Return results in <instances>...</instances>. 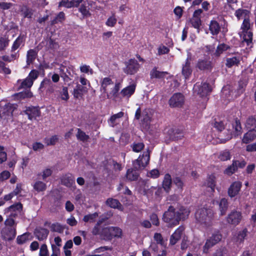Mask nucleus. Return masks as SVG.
<instances>
[{"mask_svg":"<svg viewBox=\"0 0 256 256\" xmlns=\"http://www.w3.org/2000/svg\"><path fill=\"white\" fill-rule=\"evenodd\" d=\"M46 184L40 181L36 182L34 186V188L38 192L44 191L46 189Z\"/></svg>","mask_w":256,"mask_h":256,"instance_id":"53","label":"nucleus"},{"mask_svg":"<svg viewBox=\"0 0 256 256\" xmlns=\"http://www.w3.org/2000/svg\"><path fill=\"white\" fill-rule=\"evenodd\" d=\"M150 159V151L148 149L140 155L138 159L133 162V168L136 170L144 169L149 163Z\"/></svg>","mask_w":256,"mask_h":256,"instance_id":"5","label":"nucleus"},{"mask_svg":"<svg viewBox=\"0 0 256 256\" xmlns=\"http://www.w3.org/2000/svg\"><path fill=\"white\" fill-rule=\"evenodd\" d=\"M168 102L171 107H180L184 103V96L180 93H176L170 98Z\"/></svg>","mask_w":256,"mask_h":256,"instance_id":"9","label":"nucleus"},{"mask_svg":"<svg viewBox=\"0 0 256 256\" xmlns=\"http://www.w3.org/2000/svg\"><path fill=\"white\" fill-rule=\"evenodd\" d=\"M82 1V0H72L71 1L62 0L59 2L58 7L64 6L66 8H71L74 6L77 7Z\"/></svg>","mask_w":256,"mask_h":256,"instance_id":"21","label":"nucleus"},{"mask_svg":"<svg viewBox=\"0 0 256 256\" xmlns=\"http://www.w3.org/2000/svg\"><path fill=\"white\" fill-rule=\"evenodd\" d=\"M256 138V130H251L246 133L242 138V141L244 144H248Z\"/></svg>","mask_w":256,"mask_h":256,"instance_id":"24","label":"nucleus"},{"mask_svg":"<svg viewBox=\"0 0 256 256\" xmlns=\"http://www.w3.org/2000/svg\"><path fill=\"white\" fill-rule=\"evenodd\" d=\"M10 40L6 36L0 37V51L4 50L8 46Z\"/></svg>","mask_w":256,"mask_h":256,"instance_id":"47","label":"nucleus"},{"mask_svg":"<svg viewBox=\"0 0 256 256\" xmlns=\"http://www.w3.org/2000/svg\"><path fill=\"white\" fill-rule=\"evenodd\" d=\"M117 22L114 14H112V16L108 18L106 24L108 26L113 27L115 26Z\"/></svg>","mask_w":256,"mask_h":256,"instance_id":"56","label":"nucleus"},{"mask_svg":"<svg viewBox=\"0 0 256 256\" xmlns=\"http://www.w3.org/2000/svg\"><path fill=\"white\" fill-rule=\"evenodd\" d=\"M65 19V14L63 12H60L56 16V18L50 22V25L53 26L58 23H62Z\"/></svg>","mask_w":256,"mask_h":256,"instance_id":"37","label":"nucleus"},{"mask_svg":"<svg viewBox=\"0 0 256 256\" xmlns=\"http://www.w3.org/2000/svg\"><path fill=\"white\" fill-rule=\"evenodd\" d=\"M98 214L96 212L94 214H88L84 216L83 220L84 222H95L96 219L98 217Z\"/></svg>","mask_w":256,"mask_h":256,"instance_id":"46","label":"nucleus"},{"mask_svg":"<svg viewBox=\"0 0 256 256\" xmlns=\"http://www.w3.org/2000/svg\"><path fill=\"white\" fill-rule=\"evenodd\" d=\"M58 140L56 136H54L50 138H46L44 139V142L48 145H54Z\"/></svg>","mask_w":256,"mask_h":256,"instance_id":"58","label":"nucleus"},{"mask_svg":"<svg viewBox=\"0 0 256 256\" xmlns=\"http://www.w3.org/2000/svg\"><path fill=\"white\" fill-rule=\"evenodd\" d=\"M152 122V116L149 112V110H145L143 111L142 114V119L141 120V125L144 128L148 129Z\"/></svg>","mask_w":256,"mask_h":256,"instance_id":"14","label":"nucleus"},{"mask_svg":"<svg viewBox=\"0 0 256 256\" xmlns=\"http://www.w3.org/2000/svg\"><path fill=\"white\" fill-rule=\"evenodd\" d=\"M168 133L170 138L174 140L181 139L184 136L182 130L177 128L170 129Z\"/></svg>","mask_w":256,"mask_h":256,"instance_id":"25","label":"nucleus"},{"mask_svg":"<svg viewBox=\"0 0 256 256\" xmlns=\"http://www.w3.org/2000/svg\"><path fill=\"white\" fill-rule=\"evenodd\" d=\"M106 205L108 206L110 208H118V210L122 211L124 210V208L122 204L120 202L112 198H108L106 202Z\"/></svg>","mask_w":256,"mask_h":256,"instance_id":"26","label":"nucleus"},{"mask_svg":"<svg viewBox=\"0 0 256 256\" xmlns=\"http://www.w3.org/2000/svg\"><path fill=\"white\" fill-rule=\"evenodd\" d=\"M229 48L230 46L228 45L224 44H221L218 46L215 54L216 56H219L224 52L227 50Z\"/></svg>","mask_w":256,"mask_h":256,"instance_id":"48","label":"nucleus"},{"mask_svg":"<svg viewBox=\"0 0 256 256\" xmlns=\"http://www.w3.org/2000/svg\"><path fill=\"white\" fill-rule=\"evenodd\" d=\"M101 234L103 235L106 238L111 240V232H110V227L104 228L101 232Z\"/></svg>","mask_w":256,"mask_h":256,"instance_id":"62","label":"nucleus"},{"mask_svg":"<svg viewBox=\"0 0 256 256\" xmlns=\"http://www.w3.org/2000/svg\"><path fill=\"white\" fill-rule=\"evenodd\" d=\"M196 218L200 224L206 226H210L212 224L213 210L205 208L200 209L196 213Z\"/></svg>","mask_w":256,"mask_h":256,"instance_id":"4","label":"nucleus"},{"mask_svg":"<svg viewBox=\"0 0 256 256\" xmlns=\"http://www.w3.org/2000/svg\"><path fill=\"white\" fill-rule=\"evenodd\" d=\"M245 126L247 128L254 129L256 128V118L252 116L248 117L245 122Z\"/></svg>","mask_w":256,"mask_h":256,"instance_id":"40","label":"nucleus"},{"mask_svg":"<svg viewBox=\"0 0 256 256\" xmlns=\"http://www.w3.org/2000/svg\"><path fill=\"white\" fill-rule=\"evenodd\" d=\"M190 211L184 207H181L176 211L172 206H170L168 210L163 215V220L168 224L169 227H174L179 224L180 220H184L187 218Z\"/></svg>","mask_w":256,"mask_h":256,"instance_id":"2","label":"nucleus"},{"mask_svg":"<svg viewBox=\"0 0 256 256\" xmlns=\"http://www.w3.org/2000/svg\"><path fill=\"white\" fill-rule=\"evenodd\" d=\"M33 83L34 82H32V80L27 77L26 78L21 82L19 89L30 88L32 86Z\"/></svg>","mask_w":256,"mask_h":256,"instance_id":"49","label":"nucleus"},{"mask_svg":"<svg viewBox=\"0 0 256 256\" xmlns=\"http://www.w3.org/2000/svg\"><path fill=\"white\" fill-rule=\"evenodd\" d=\"M136 170L134 168L133 169H128L126 174V178L130 181L136 180L138 177V174Z\"/></svg>","mask_w":256,"mask_h":256,"instance_id":"35","label":"nucleus"},{"mask_svg":"<svg viewBox=\"0 0 256 256\" xmlns=\"http://www.w3.org/2000/svg\"><path fill=\"white\" fill-rule=\"evenodd\" d=\"M16 229L4 226L1 231V234L2 238L6 240H11L14 238L16 236Z\"/></svg>","mask_w":256,"mask_h":256,"instance_id":"11","label":"nucleus"},{"mask_svg":"<svg viewBox=\"0 0 256 256\" xmlns=\"http://www.w3.org/2000/svg\"><path fill=\"white\" fill-rule=\"evenodd\" d=\"M30 234L28 233H24L21 236H18L16 238L18 244H22L26 242L29 239Z\"/></svg>","mask_w":256,"mask_h":256,"instance_id":"51","label":"nucleus"},{"mask_svg":"<svg viewBox=\"0 0 256 256\" xmlns=\"http://www.w3.org/2000/svg\"><path fill=\"white\" fill-rule=\"evenodd\" d=\"M78 132L76 134L77 139L83 142H86L90 138V136L82 130L80 128H77Z\"/></svg>","mask_w":256,"mask_h":256,"instance_id":"41","label":"nucleus"},{"mask_svg":"<svg viewBox=\"0 0 256 256\" xmlns=\"http://www.w3.org/2000/svg\"><path fill=\"white\" fill-rule=\"evenodd\" d=\"M60 98L62 100H68L69 98L68 90L67 87H63L60 92Z\"/></svg>","mask_w":256,"mask_h":256,"instance_id":"60","label":"nucleus"},{"mask_svg":"<svg viewBox=\"0 0 256 256\" xmlns=\"http://www.w3.org/2000/svg\"><path fill=\"white\" fill-rule=\"evenodd\" d=\"M48 232H49L47 229L41 228L36 230L35 234L38 240H42L47 238Z\"/></svg>","mask_w":256,"mask_h":256,"instance_id":"32","label":"nucleus"},{"mask_svg":"<svg viewBox=\"0 0 256 256\" xmlns=\"http://www.w3.org/2000/svg\"><path fill=\"white\" fill-rule=\"evenodd\" d=\"M16 96L20 99H24L25 98H32L33 95L30 90H26L17 94Z\"/></svg>","mask_w":256,"mask_h":256,"instance_id":"50","label":"nucleus"},{"mask_svg":"<svg viewBox=\"0 0 256 256\" xmlns=\"http://www.w3.org/2000/svg\"><path fill=\"white\" fill-rule=\"evenodd\" d=\"M184 230L183 226L178 227L170 236V243L171 245H174L181 238Z\"/></svg>","mask_w":256,"mask_h":256,"instance_id":"16","label":"nucleus"},{"mask_svg":"<svg viewBox=\"0 0 256 256\" xmlns=\"http://www.w3.org/2000/svg\"><path fill=\"white\" fill-rule=\"evenodd\" d=\"M216 244L214 243L213 241L211 240L210 238L207 240L204 246L203 251L204 253H208L209 248Z\"/></svg>","mask_w":256,"mask_h":256,"instance_id":"57","label":"nucleus"},{"mask_svg":"<svg viewBox=\"0 0 256 256\" xmlns=\"http://www.w3.org/2000/svg\"><path fill=\"white\" fill-rule=\"evenodd\" d=\"M231 152L228 150H224L220 152L218 158L222 161H226L231 158Z\"/></svg>","mask_w":256,"mask_h":256,"instance_id":"36","label":"nucleus"},{"mask_svg":"<svg viewBox=\"0 0 256 256\" xmlns=\"http://www.w3.org/2000/svg\"><path fill=\"white\" fill-rule=\"evenodd\" d=\"M202 12V9L196 10L193 14L192 18L190 20V22L192 26L198 30L200 28L202 24L200 16Z\"/></svg>","mask_w":256,"mask_h":256,"instance_id":"12","label":"nucleus"},{"mask_svg":"<svg viewBox=\"0 0 256 256\" xmlns=\"http://www.w3.org/2000/svg\"><path fill=\"white\" fill-rule=\"evenodd\" d=\"M228 208V203L226 199L222 198L219 204V208L220 212V215H224Z\"/></svg>","mask_w":256,"mask_h":256,"instance_id":"39","label":"nucleus"},{"mask_svg":"<svg viewBox=\"0 0 256 256\" xmlns=\"http://www.w3.org/2000/svg\"><path fill=\"white\" fill-rule=\"evenodd\" d=\"M4 225L6 227L13 228L16 229V223L14 218H8L4 221Z\"/></svg>","mask_w":256,"mask_h":256,"instance_id":"54","label":"nucleus"},{"mask_svg":"<svg viewBox=\"0 0 256 256\" xmlns=\"http://www.w3.org/2000/svg\"><path fill=\"white\" fill-rule=\"evenodd\" d=\"M248 230L246 228L243 229L238 234V235L234 237V240L236 244L238 246L242 244L244 240V238L247 235Z\"/></svg>","mask_w":256,"mask_h":256,"instance_id":"27","label":"nucleus"},{"mask_svg":"<svg viewBox=\"0 0 256 256\" xmlns=\"http://www.w3.org/2000/svg\"><path fill=\"white\" fill-rule=\"evenodd\" d=\"M79 11L84 16H88L90 15L88 8L86 6L82 4L79 8Z\"/></svg>","mask_w":256,"mask_h":256,"instance_id":"64","label":"nucleus"},{"mask_svg":"<svg viewBox=\"0 0 256 256\" xmlns=\"http://www.w3.org/2000/svg\"><path fill=\"white\" fill-rule=\"evenodd\" d=\"M220 26L217 21L212 20L209 24V30L212 35H217L220 31Z\"/></svg>","mask_w":256,"mask_h":256,"instance_id":"29","label":"nucleus"},{"mask_svg":"<svg viewBox=\"0 0 256 256\" xmlns=\"http://www.w3.org/2000/svg\"><path fill=\"white\" fill-rule=\"evenodd\" d=\"M207 186L210 188L212 192L214 190V188L215 186L214 178L213 176H210L207 181Z\"/></svg>","mask_w":256,"mask_h":256,"instance_id":"59","label":"nucleus"},{"mask_svg":"<svg viewBox=\"0 0 256 256\" xmlns=\"http://www.w3.org/2000/svg\"><path fill=\"white\" fill-rule=\"evenodd\" d=\"M120 82H118L116 84L114 85L113 84V86H112L110 88L111 91L109 93H108V92H106V96L108 98H111L112 96H116L120 88Z\"/></svg>","mask_w":256,"mask_h":256,"instance_id":"34","label":"nucleus"},{"mask_svg":"<svg viewBox=\"0 0 256 256\" xmlns=\"http://www.w3.org/2000/svg\"><path fill=\"white\" fill-rule=\"evenodd\" d=\"M114 83L109 78H105L101 82L100 90L104 93H106L108 90L113 86Z\"/></svg>","mask_w":256,"mask_h":256,"instance_id":"22","label":"nucleus"},{"mask_svg":"<svg viewBox=\"0 0 256 256\" xmlns=\"http://www.w3.org/2000/svg\"><path fill=\"white\" fill-rule=\"evenodd\" d=\"M24 41V36L20 35L14 42L12 46V51H14L17 50L20 44Z\"/></svg>","mask_w":256,"mask_h":256,"instance_id":"45","label":"nucleus"},{"mask_svg":"<svg viewBox=\"0 0 256 256\" xmlns=\"http://www.w3.org/2000/svg\"><path fill=\"white\" fill-rule=\"evenodd\" d=\"M124 116V112H122L112 116L108 120L110 126L112 127L116 126L119 123L120 119L123 117Z\"/></svg>","mask_w":256,"mask_h":256,"instance_id":"23","label":"nucleus"},{"mask_svg":"<svg viewBox=\"0 0 256 256\" xmlns=\"http://www.w3.org/2000/svg\"><path fill=\"white\" fill-rule=\"evenodd\" d=\"M62 184L67 187H71L75 184L74 176L70 174L63 176L61 178Z\"/></svg>","mask_w":256,"mask_h":256,"instance_id":"19","label":"nucleus"},{"mask_svg":"<svg viewBox=\"0 0 256 256\" xmlns=\"http://www.w3.org/2000/svg\"><path fill=\"white\" fill-rule=\"evenodd\" d=\"M236 170L237 167L235 166L234 162H232V164L225 170L224 173L230 176L235 172Z\"/></svg>","mask_w":256,"mask_h":256,"instance_id":"55","label":"nucleus"},{"mask_svg":"<svg viewBox=\"0 0 256 256\" xmlns=\"http://www.w3.org/2000/svg\"><path fill=\"white\" fill-rule=\"evenodd\" d=\"M190 60L191 56L190 54H188L184 64H182V72L186 79L188 78L192 72V69L190 66Z\"/></svg>","mask_w":256,"mask_h":256,"instance_id":"13","label":"nucleus"},{"mask_svg":"<svg viewBox=\"0 0 256 256\" xmlns=\"http://www.w3.org/2000/svg\"><path fill=\"white\" fill-rule=\"evenodd\" d=\"M126 67L124 68V72L128 74H136L139 69L140 66L135 59H130L126 64Z\"/></svg>","mask_w":256,"mask_h":256,"instance_id":"7","label":"nucleus"},{"mask_svg":"<svg viewBox=\"0 0 256 256\" xmlns=\"http://www.w3.org/2000/svg\"><path fill=\"white\" fill-rule=\"evenodd\" d=\"M80 71L82 73H90V74H93V70L92 68H90L89 66L86 64L82 65L80 68Z\"/></svg>","mask_w":256,"mask_h":256,"instance_id":"61","label":"nucleus"},{"mask_svg":"<svg viewBox=\"0 0 256 256\" xmlns=\"http://www.w3.org/2000/svg\"><path fill=\"white\" fill-rule=\"evenodd\" d=\"M87 92L86 87L78 84L73 90V96L75 98L80 99L82 98L84 94Z\"/></svg>","mask_w":256,"mask_h":256,"instance_id":"18","label":"nucleus"},{"mask_svg":"<svg viewBox=\"0 0 256 256\" xmlns=\"http://www.w3.org/2000/svg\"><path fill=\"white\" fill-rule=\"evenodd\" d=\"M24 112L28 116V118L30 120L33 118H36V117L40 116V110L34 106H30L27 108L25 110Z\"/></svg>","mask_w":256,"mask_h":256,"instance_id":"17","label":"nucleus"},{"mask_svg":"<svg viewBox=\"0 0 256 256\" xmlns=\"http://www.w3.org/2000/svg\"><path fill=\"white\" fill-rule=\"evenodd\" d=\"M136 84L135 83H132L130 85L123 88L120 94L122 96L129 98L132 94H134L136 90Z\"/></svg>","mask_w":256,"mask_h":256,"instance_id":"20","label":"nucleus"},{"mask_svg":"<svg viewBox=\"0 0 256 256\" xmlns=\"http://www.w3.org/2000/svg\"><path fill=\"white\" fill-rule=\"evenodd\" d=\"M240 60V56H234L226 59V65L228 68H231L233 66H238Z\"/></svg>","mask_w":256,"mask_h":256,"instance_id":"33","label":"nucleus"},{"mask_svg":"<svg viewBox=\"0 0 256 256\" xmlns=\"http://www.w3.org/2000/svg\"><path fill=\"white\" fill-rule=\"evenodd\" d=\"M194 90L202 97L207 96L212 91L210 86L206 82L200 85L196 84L194 85Z\"/></svg>","mask_w":256,"mask_h":256,"instance_id":"8","label":"nucleus"},{"mask_svg":"<svg viewBox=\"0 0 256 256\" xmlns=\"http://www.w3.org/2000/svg\"><path fill=\"white\" fill-rule=\"evenodd\" d=\"M39 75V72L36 70H32L29 74L28 78H29L34 82V81L36 80Z\"/></svg>","mask_w":256,"mask_h":256,"instance_id":"63","label":"nucleus"},{"mask_svg":"<svg viewBox=\"0 0 256 256\" xmlns=\"http://www.w3.org/2000/svg\"><path fill=\"white\" fill-rule=\"evenodd\" d=\"M36 55L37 54L36 52L34 50H30L28 52L26 56V62L28 65L32 63L34 60H35Z\"/></svg>","mask_w":256,"mask_h":256,"instance_id":"42","label":"nucleus"},{"mask_svg":"<svg viewBox=\"0 0 256 256\" xmlns=\"http://www.w3.org/2000/svg\"><path fill=\"white\" fill-rule=\"evenodd\" d=\"M15 109L14 104L10 103L5 104L0 106V117L4 119H9L12 116Z\"/></svg>","mask_w":256,"mask_h":256,"instance_id":"6","label":"nucleus"},{"mask_svg":"<svg viewBox=\"0 0 256 256\" xmlns=\"http://www.w3.org/2000/svg\"><path fill=\"white\" fill-rule=\"evenodd\" d=\"M168 72H160L157 70L156 67L154 68L150 72L151 78H164Z\"/></svg>","mask_w":256,"mask_h":256,"instance_id":"30","label":"nucleus"},{"mask_svg":"<svg viewBox=\"0 0 256 256\" xmlns=\"http://www.w3.org/2000/svg\"><path fill=\"white\" fill-rule=\"evenodd\" d=\"M50 228L51 231L54 232H57L58 233H62L64 230L66 228V226H62L58 222H56L52 224Z\"/></svg>","mask_w":256,"mask_h":256,"instance_id":"38","label":"nucleus"},{"mask_svg":"<svg viewBox=\"0 0 256 256\" xmlns=\"http://www.w3.org/2000/svg\"><path fill=\"white\" fill-rule=\"evenodd\" d=\"M234 14L238 20H244L240 26L241 30L238 32L242 42H246L248 46L252 47L253 44V34L252 32L253 23L250 22V11L246 9L239 8L236 10Z\"/></svg>","mask_w":256,"mask_h":256,"instance_id":"1","label":"nucleus"},{"mask_svg":"<svg viewBox=\"0 0 256 256\" xmlns=\"http://www.w3.org/2000/svg\"><path fill=\"white\" fill-rule=\"evenodd\" d=\"M241 213L238 211H232L226 217V222L233 226L238 225L242 220Z\"/></svg>","mask_w":256,"mask_h":256,"instance_id":"10","label":"nucleus"},{"mask_svg":"<svg viewBox=\"0 0 256 256\" xmlns=\"http://www.w3.org/2000/svg\"><path fill=\"white\" fill-rule=\"evenodd\" d=\"M242 184L240 182H234L232 184L228 189V195L233 198L236 196L240 191Z\"/></svg>","mask_w":256,"mask_h":256,"instance_id":"15","label":"nucleus"},{"mask_svg":"<svg viewBox=\"0 0 256 256\" xmlns=\"http://www.w3.org/2000/svg\"><path fill=\"white\" fill-rule=\"evenodd\" d=\"M110 232H111V239L114 237L120 238L122 234V230L118 227L110 226Z\"/></svg>","mask_w":256,"mask_h":256,"instance_id":"43","label":"nucleus"},{"mask_svg":"<svg viewBox=\"0 0 256 256\" xmlns=\"http://www.w3.org/2000/svg\"><path fill=\"white\" fill-rule=\"evenodd\" d=\"M172 184V180L170 175L168 174H165L162 182V188L166 192H168L170 190Z\"/></svg>","mask_w":256,"mask_h":256,"instance_id":"28","label":"nucleus"},{"mask_svg":"<svg viewBox=\"0 0 256 256\" xmlns=\"http://www.w3.org/2000/svg\"><path fill=\"white\" fill-rule=\"evenodd\" d=\"M228 133L226 136L224 138L222 134H220V140L222 142H226L230 140L232 136H238L242 133V128L240 120L236 118L230 124L228 128L226 130Z\"/></svg>","mask_w":256,"mask_h":256,"instance_id":"3","label":"nucleus"},{"mask_svg":"<svg viewBox=\"0 0 256 256\" xmlns=\"http://www.w3.org/2000/svg\"><path fill=\"white\" fill-rule=\"evenodd\" d=\"M22 208V204L20 203H17L8 207L6 210V212H16L20 214Z\"/></svg>","mask_w":256,"mask_h":256,"instance_id":"44","label":"nucleus"},{"mask_svg":"<svg viewBox=\"0 0 256 256\" xmlns=\"http://www.w3.org/2000/svg\"><path fill=\"white\" fill-rule=\"evenodd\" d=\"M132 150L136 152H140L144 147V144L142 142H134L131 146Z\"/></svg>","mask_w":256,"mask_h":256,"instance_id":"52","label":"nucleus"},{"mask_svg":"<svg viewBox=\"0 0 256 256\" xmlns=\"http://www.w3.org/2000/svg\"><path fill=\"white\" fill-rule=\"evenodd\" d=\"M197 67L200 70H210L212 68V62L206 60H200L197 64Z\"/></svg>","mask_w":256,"mask_h":256,"instance_id":"31","label":"nucleus"}]
</instances>
